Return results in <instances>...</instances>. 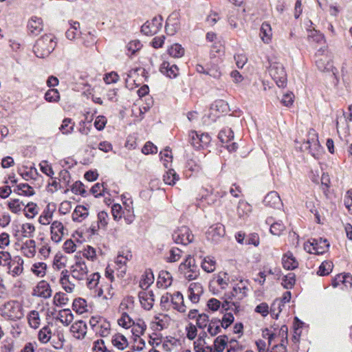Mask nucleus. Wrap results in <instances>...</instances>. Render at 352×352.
Segmentation results:
<instances>
[{"instance_id": "nucleus-35", "label": "nucleus", "mask_w": 352, "mask_h": 352, "mask_svg": "<svg viewBox=\"0 0 352 352\" xmlns=\"http://www.w3.org/2000/svg\"><path fill=\"white\" fill-rule=\"evenodd\" d=\"M38 252L45 258H48L52 252L51 240L45 236H42L38 239Z\"/></svg>"}, {"instance_id": "nucleus-33", "label": "nucleus", "mask_w": 352, "mask_h": 352, "mask_svg": "<svg viewBox=\"0 0 352 352\" xmlns=\"http://www.w3.org/2000/svg\"><path fill=\"white\" fill-rule=\"evenodd\" d=\"M135 311V298L133 296H128L124 297L119 306V311L121 314H131Z\"/></svg>"}, {"instance_id": "nucleus-5", "label": "nucleus", "mask_w": 352, "mask_h": 352, "mask_svg": "<svg viewBox=\"0 0 352 352\" xmlns=\"http://www.w3.org/2000/svg\"><path fill=\"white\" fill-rule=\"evenodd\" d=\"M69 272L72 279L82 283L87 278L89 270L85 261L81 256H76L75 261L70 266Z\"/></svg>"}, {"instance_id": "nucleus-11", "label": "nucleus", "mask_w": 352, "mask_h": 352, "mask_svg": "<svg viewBox=\"0 0 352 352\" xmlns=\"http://www.w3.org/2000/svg\"><path fill=\"white\" fill-rule=\"evenodd\" d=\"M270 74L276 84L279 87H285L287 85V77L283 65L275 63L270 67Z\"/></svg>"}, {"instance_id": "nucleus-52", "label": "nucleus", "mask_w": 352, "mask_h": 352, "mask_svg": "<svg viewBox=\"0 0 352 352\" xmlns=\"http://www.w3.org/2000/svg\"><path fill=\"white\" fill-rule=\"evenodd\" d=\"M237 213L240 217H247L252 210V206L245 200H240L237 206Z\"/></svg>"}, {"instance_id": "nucleus-48", "label": "nucleus", "mask_w": 352, "mask_h": 352, "mask_svg": "<svg viewBox=\"0 0 352 352\" xmlns=\"http://www.w3.org/2000/svg\"><path fill=\"white\" fill-rule=\"evenodd\" d=\"M69 25L70 27L67 30L65 36L68 39L72 41L80 33V23L78 21H71Z\"/></svg>"}, {"instance_id": "nucleus-39", "label": "nucleus", "mask_w": 352, "mask_h": 352, "mask_svg": "<svg viewBox=\"0 0 352 352\" xmlns=\"http://www.w3.org/2000/svg\"><path fill=\"white\" fill-rule=\"evenodd\" d=\"M47 263L41 261L34 263L30 268V272L38 278H43L47 274Z\"/></svg>"}, {"instance_id": "nucleus-45", "label": "nucleus", "mask_w": 352, "mask_h": 352, "mask_svg": "<svg viewBox=\"0 0 352 352\" xmlns=\"http://www.w3.org/2000/svg\"><path fill=\"white\" fill-rule=\"evenodd\" d=\"M228 338L226 335L217 337L213 343V352H222L228 345Z\"/></svg>"}, {"instance_id": "nucleus-32", "label": "nucleus", "mask_w": 352, "mask_h": 352, "mask_svg": "<svg viewBox=\"0 0 352 352\" xmlns=\"http://www.w3.org/2000/svg\"><path fill=\"white\" fill-rule=\"evenodd\" d=\"M263 202L265 206L274 208H278L282 204L280 197L276 191L268 192L264 197Z\"/></svg>"}, {"instance_id": "nucleus-55", "label": "nucleus", "mask_w": 352, "mask_h": 352, "mask_svg": "<svg viewBox=\"0 0 352 352\" xmlns=\"http://www.w3.org/2000/svg\"><path fill=\"white\" fill-rule=\"evenodd\" d=\"M163 179L166 184L173 186L179 179V176L174 169L168 168L163 176Z\"/></svg>"}, {"instance_id": "nucleus-15", "label": "nucleus", "mask_w": 352, "mask_h": 352, "mask_svg": "<svg viewBox=\"0 0 352 352\" xmlns=\"http://www.w3.org/2000/svg\"><path fill=\"white\" fill-rule=\"evenodd\" d=\"M23 259L20 256H15L6 267L7 273L13 278L18 277L23 273Z\"/></svg>"}, {"instance_id": "nucleus-51", "label": "nucleus", "mask_w": 352, "mask_h": 352, "mask_svg": "<svg viewBox=\"0 0 352 352\" xmlns=\"http://www.w3.org/2000/svg\"><path fill=\"white\" fill-rule=\"evenodd\" d=\"M166 326L167 320L166 316H164L162 318L159 316H155L150 324L151 329L155 331H160L166 328Z\"/></svg>"}, {"instance_id": "nucleus-21", "label": "nucleus", "mask_w": 352, "mask_h": 352, "mask_svg": "<svg viewBox=\"0 0 352 352\" xmlns=\"http://www.w3.org/2000/svg\"><path fill=\"white\" fill-rule=\"evenodd\" d=\"M71 274L68 270H63L60 272L59 278V284L62 289L68 294H72L75 291L76 285L73 283L71 278Z\"/></svg>"}, {"instance_id": "nucleus-41", "label": "nucleus", "mask_w": 352, "mask_h": 352, "mask_svg": "<svg viewBox=\"0 0 352 352\" xmlns=\"http://www.w3.org/2000/svg\"><path fill=\"white\" fill-rule=\"evenodd\" d=\"M52 336L51 327L47 324L42 327L38 333V340L41 344L48 343Z\"/></svg>"}, {"instance_id": "nucleus-9", "label": "nucleus", "mask_w": 352, "mask_h": 352, "mask_svg": "<svg viewBox=\"0 0 352 352\" xmlns=\"http://www.w3.org/2000/svg\"><path fill=\"white\" fill-rule=\"evenodd\" d=\"M133 258V254L129 250H122L115 258V268L118 277L122 278L127 271V263Z\"/></svg>"}, {"instance_id": "nucleus-42", "label": "nucleus", "mask_w": 352, "mask_h": 352, "mask_svg": "<svg viewBox=\"0 0 352 352\" xmlns=\"http://www.w3.org/2000/svg\"><path fill=\"white\" fill-rule=\"evenodd\" d=\"M97 252V250L89 245L84 246L82 250L80 252L83 259L87 258L88 261L91 262H95L98 259Z\"/></svg>"}, {"instance_id": "nucleus-46", "label": "nucleus", "mask_w": 352, "mask_h": 352, "mask_svg": "<svg viewBox=\"0 0 352 352\" xmlns=\"http://www.w3.org/2000/svg\"><path fill=\"white\" fill-rule=\"evenodd\" d=\"M27 320L29 326L34 329H38L41 325V318L38 311L36 310L30 311L28 316Z\"/></svg>"}, {"instance_id": "nucleus-22", "label": "nucleus", "mask_w": 352, "mask_h": 352, "mask_svg": "<svg viewBox=\"0 0 352 352\" xmlns=\"http://www.w3.org/2000/svg\"><path fill=\"white\" fill-rule=\"evenodd\" d=\"M170 307L174 310L185 314L188 307L185 304L183 294L180 292H175L172 294Z\"/></svg>"}, {"instance_id": "nucleus-61", "label": "nucleus", "mask_w": 352, "mask_h": 352, "mask_svg": "<svg viewBox=\"0 0 352 352\" xmlns=\"http://www.w3.org/2000/svg\"><path fill=\"white\" fill-rule=\"evenodd\" d=\"M8 209L14 214H19L23 210L24 204L20 201L19 199H11L8 202Z\"/></svg>"}, {"instance_id": "nucleus-58", "label": "nucleus", "mask_w": 352, "mask_h": 352, "mask_svg": "<svg viewBox=\"0 0 352 352\" xmlns=\"http://www.w3.org/2000/svg\"><path fill=\"white\" fill-rule=\"evenodd\" d=\"M67 258L61 254H56L53 259L52 267L59 271L66 267Z\"/></svg>"}, {"instance_id": "nucleus-29", "label": "nucleus", "mask_w": 352, "mask_h": 352, "mask_svg": "<svg viewBox=\"0 0 352 352\" xmlns=\"http://www.w3.org/2000/svg\"><path fill=\"white\" fill-rule=\"evenodd\" d=\"M229 111V106L227 102L223 100H217L210 107V114L219 118Z\"/></svg>"}, {"instance_id": "nucleus-4", "label": "nucleus", "mask_w": 352, "mask_h": 352, "mask_svg": "<svg viewBox=\"0 0 352 352\" xmlns=\"http://www.w3.org/2000/svg\"><path fill=\"white\" fill-rule=\"evenodd\" d=\"M1 316L10 320L16 321L21 319L23 316V308L21 303L17 300H9L1 307Z\"/></svg>"}, {"instance_id": "nucleus-36", "label": "nucleus", "mask_w": 352, "mask_h": 352, "mask_svg": "<svg viewBox=\"0 0 352 352\" xmlns=\"http://www.w3.org/2000/svg\"><path fill=\"white\" fill-rule=\"evenodd\" d=\"M173 277L170 272L167 271H161L159 274L157 285L160 288L166 289L171 285Z\"/></svg>"}, {"instance_id": "nucleus-25", "label": "nucleus", "mask_w": 352, "mask_h": 352, "mask_svg": "<svg viewBox=\"0 0 352 352\" xmlns=\"http://www.w3.org/2000/svg\"><path fill=\"white\" fill-rule=\"evenodd\" d=\"M70 331L76 339L82 340L85 338L87 331L86 322L82 320L76 321L72 324Z\"/></svg>"}, {"instance_id": "nucleus-6", "label": "nucleus", "mask_w": 352, "mask_h": 352, "mask_svg": "<svg viewBox=\"0 0 352 352\" xmlns=\"http://www.w3.org/2000/svg\"><path fill=\"white\" fill-rule=\"evenodd\" d=\"M179 270L188 280H195L199 275V269L195 259L190 254L179 265Z\"/></svg>"}, {"instance_id": "nucleus-64", "label": "nucleus", "mask_w": 352, "mask_h": 352, "mask_svg": "<svg viewBox=\"0 0 352 352\" xmlns=\"http://www.w3.org/2000/svg\"><path fill=\"white\" fill-rule=\"evenodd\" d=\"M91 352H113L109 350L104 341L102 339H98L93 342V346L91 350Z\"/></svg>"}, {"instance_id": "nucleus-16", "label": "nucleus", "mask_w": 352, "mask_h": 352, "mask_svg": "<svg viewBox=\"0 0 352 352\" xmlns=\"http://www.w3.org/2000/svg\"><path fill=\"white\" fill-rule=\"evenodd\" d=\"M218 138L223 144H227L226 146L230 152L235 151L237 149L236 143H230L234 138V132L230 128L221 129L219 133Z\"/></svg>"}, {"instance_id": "nucleus-38", "label": "nucleus", "mask_w": 352, "mask_h": 352, "mask_svg": "<svg viewBox=\"0 0 352 352\" xmlns=\"http://www.w3.org/2000/svg\"><path fill=\"white\" fill-rule=\"evenodd\" d=\"M154 282V275L151 269H147L142 274L140 280V287L143 290H147L149 286Z\"/></svg>"}, {"instance_id": "nucleus-50", "label": "nucleus", "mask_w": 352, "mask_h": 352, "mask_svg": "<svg viewBox=\"0 0 352 352\" xmlns=\"http://www.w3.org/2000/svg\"><path fill=\"white\" fill-rule=\"evenodd\" d=\"M14 192L19 195L30 197L33 195L35 192L34 188L28 184L21 183L16 186Z\"/></svg>"}, {"instance_id": "nucleus-3", "label": "nucleus", "mask_w": 352, "mask_h": 352, "mask_svg": "<svg viewBox=\"0 0 352 352\" xmlns=\"http://www.w3.org/2000/svg\"><path fill=\"white\" fill-rule=\"evenodd\" d=\"M56 45L55 36L52 34H45L36 41L33 52L38 58H43L53 52Z\"/></svg>"}, {"instance_id": "nucleus-43", "label": "nucleus", "mask_w": 352, "mask_h": 352, "mask_svg": "<svg viewBox=\"0 0 352 352\" xmlns=\"http://www.w3.org/2000/svg\"><path fill=\"white\" fill-rule=\"evenodd\" d=\"M132 328L131 332L135 338H140L146 330V324L145 322L142 319L134 321V324L131 327Z\"/></svg>"}, {"instance_id": "nucleus-27", "label": "nucleus", "mask_w": 352, "mask_h": 352, "mask_svg": "<svg viewBox=\"0 0 352 352\" xmlns=\"http://www.w3.org/2000/svg\"><path fill=\"white\" fill-rule=\"evenodd\" d=\"M20 251L22 255L28 258H32L36 254V245L35 240L30 239L23 242Z\"/></svg>"}, {"instance_id": "nucleus-59", "label": "nucleus", "mask_w": 352, "mask_h": 352, "mask_svg": "<svg viewBox=\"0 0 352 352\" xmlns=\"http://www.w3.org/2000/svg\"><path fill=\"white\" fill-rule=\"evenodd\" d=\"M160 156L164 167L168 168L173 161L172 152L169 147H166L163 151H160Z\"/></svg>"}, {"instance_id": "nucleus-2", "label": "nucleus", "mask_w": 352, "mask_h": 352, "mask_svg": "<svg viewBox=\"0 0 352 352\" xmlns=\"http://www.w3.org/2000/svg\"><path fill=\"white\" fill-rule=\"evenodd\" d=\"M287 336L288 328L286 325H282L280 327L271 326L262 330V336L267 340L269 346L272 343H274V344H284L285 346H287L288 343Z\"/></svg>"}, {"instance_id": "nucleus-13", "label": "nucleus", "mask_w": 352, "mask_h": 352, "mask_svg": "<svg viewBox=\"0 0 352 352\" xmlns=\"http://www.w3.org/2000/svg\"><path fill=\"white\" fill-rule=\"evenodd\" d=\"M162 21L163 19L161 16H154L142 25L141 32L146 36L155 35L161 30Z\"/></svg>"}, {"instance_id": "nucleus-47", "label": "nucleus", "mask_w": 352, "mask_h": 352, "mask_svg": "<svg viewBox=\"0 0 352 352\" xmlns=\"http://www.w3.org/2000/svg\"><path fill=\"white\" fill-rule=\"evenodd\" d=\"M217 265L216 260L211 256H206L201 261V267L207 273H212L215 271Z\"/></svg>"}, {"instance_id": "nucleus-7", "label": "nucleus", "mask_w": 352, "mask_h": 352, "mask_svg": "<svg viewBox=\"0 0 352 352\" xmlns=\"http://www.w3.org/2000/svg\"><path fill=\"white\" fill-rule=\"evenodd\" d=\"M89 325L93 331L101 337H107L111 331V324L101 316H94L89 319Z\"/></svg>"}, {"instance_id": "nucleus-10", "label": "nucleus", "mask_w": 352, "mask_h": 352, "mask_svg": "<svg viewBox=\"0 0 352 352\" xmlns=\"http://www.w3.org/2000/svg\"><path fill=\"white\" fill-rule=\"evenodd\" d=\"M67 233V227L59 220H54L50 226V240L55 244L60 243Z\"/></svg>"}, {"instance_id": "nucleus-26", "label": "nucleus", "mask_w": 352, "mask_h": 352, "mask_svg": "<svg viewBox=\"0 0 352 352\" xmlns=\"http://www.w3.org/2000/svg\"><path fill=\"white\" fill-rule=\"evenodd\" d=\"M139 299L142 307L145 310H151L154 305L155 298L153 292L151 290H142L139 292Z\"/></svg>"}, {"instance_id": "nucleus-12", "label": "nucleus", "mask_w": 352, "mask_h": 352, "mask_svg": "<svg viewBox=\"0 0 352 352\" xmlns=\"http://www.w3.org/2000/svg\"><path fill=\"white\" fill-rule=\"evenodd\" d=\"M188 136L190 144L197 149L204 148L208 146L211 141V138L207 133H199L195 131H191Z\"/></svg>"}, {"instance_id": "nucleus-30", "label": "nucleus", "mask_w": 352, "mask_h": 352, "mask_svg": "<svg viewBox=\"0 0 352 352\" xmlns=\"http://www.w3.org/2000/svg\"><path fill=\"white\" fill-rule=\"evenodd\" d=\"M283 267L287 270H294L298 267V261L293 253L288 251L283 254L281 258Z\"/></svg>"}, {"instance_id": "nucleus-37", "label": "nucleus", "mask_w": 352, "mask_h": 352, "mask_svg": "<svg viewBox=\"0 0 352 352\" xmlns=\"http://www.w3.org/2000/svg\"><path fill=\"white\" fill-rule=\"evenodd\" d=\"M111 344L118 350H124L127 348L129 342L127 338L122 333L114 334L111 338Z\"/></svg>"}, {"instance_id": "nucleus-34", "label": "nucleus", "mask_w": 352, "mask_h": 352, "mask_svg": "<svg viewBox=\"0 0 352 352\" xmlns=\"http://www.w3.org/2000/svg\"><path fill=\"white\" fill-rule=\"evenodd\" d=\"M307 41L313 47H316V45L326 44V39L324 34L316 30H310L309 32Z\"/></svg>"}, {"instance_id": "nucleus-49", "label": "nucleus", "mask_w": 352, "mask_h": 352, "mask_svg": "<svg viewBox=\"0 0 352 352\" xmlns=\"http://www.w3.org/2000/svg\"><path fill=\"white\" fill-rule=\"evenodd\" d=\"M23 211L26 218L33 219L38 213V207L34 202H28L25 206L24 205Z\"/></svg>"}, {"instance_id": "nucleus-14", "label": "nucleus", "mask_w": 352, "mask_h": 352, "mask_svg": "<svg viewBox=\"0 0 352 352\" xmlns=\"http://www.w3.org/2000/svg\"><path fill=\"white\" fill-rule=\"evenodd\" d=\"M173 239L176 243L186 245L193 241L194 235L189 228L182 226L174 232Z\"/></svg>"}, {"instance_id": "nucleus-62", "label": "nucleus", "mask_w": 352, "mask_h": 352, "mask_svg": "<svg viewBox=\"0 0 352 352\" xmlns=\"http://www.w3.org/2000/svg\"><path fill=\"white\" fill-rule=\"evenodd\" d=\"M69 302V298L66 294L62 292H56L53 298V302L56 307H63Z\"/></svg>"}, {"instance_id": "nucleus-17", "label": "nucleus", "mask_w": 352, "mask_h": 352, "mask_svg": "<svg viewBox=\"0 0 352 352\" xmlns=\"http://www.w3.org/2000/svg\"><path fill=\"white\" fill-rule=\"evenodd\" d=\"M43 28L44 24L42 18L36 16H32L27 23L28 34L32 36H38L43 30Z\"/></svg>"}, {"instance_id": "nucleus-18", "label": "nucleus", "mask_w": 352, "mask_h": 352, "mask_svg": "<svg viewBox=\"0 0 352 352\" xmlns=\"http://www.w3.org/2000/svg\"><path fill=\"white\" fill-rule=\"evenodd\" d=\"M100 277V273L94 272L89 275L88 274L87 278L85 280L87 288L90 290H94V295L98 297H101L103 295L102 289L98 287Z\"/></svg>"}, {"instance_id": "nucleus-57", "label": "nucleus", "mask_w": 352, "mask_h": 352, "mask_svg": "<svg viewBox=\"0 0 352 352\" xmlns=\"http://www.w3.org/2000/svg\"><path fill=\"white\" fill-rule=\"evenodd\" d=\"M58 319L65 326L69 325L74 320V316L71 310L65 309L59 311Z\"/></svg>"}, {"instance_id": "nucleus-53", "label": "nucleus", "mask_w": 352, "mask_h": 352, "mask_svg": "<svg viewBox=\"0 0 352 352\" xmlns=\"http://www.w3.org/2000/svg\"><path fill=\"white\" fill-rule=\"evenodd\" d=\"M72 309L78 314H82L87 311V301L82 298H78L74 299L72 303Z\"/></svg>"}, {"instance_id": "nucleus-28", "label": "nucleus", "mask_w": 352, "mask_h": 352, "mask_svg": "<svg viewBox=\"0 0 352 352\" xmlns=\"http://www.w3.org/2000/svg\"><path fill=\"white\" fill-rule=\"evenodd\" d=\"M160 72L170 78H175L178 76L179 74V69L178 67L173 63L168 61L164 60L160 65Z\"/></svg>"}, {"instance_id": "nucleus-20", "label": "nucleus", "mask_w": 352, "mask_h": 352, "mask_svg": "<svg viewBox=\"0 0 352 352\" xmlns=\"http://www.w3.org/2000/svg\"><path fill=\"white\" fill-rule=\"evenodd\" d=\"M204 293V288L200 283H191L187 290V296L192 304L199 302L200 298Z\"/></svg>"}, {"instance_id": "nucleus-8", "label": "nucleus", "mask_w": 352, "mask_h": 352, "mask_svg": "<svg viewBox=\"0 0 352 352\" xmlns=\"http://www.w3.org/2000/svg\"><path fill=\"white\" fill-rule=\"evenodd\" d=\"M329 243L327 239L321 237L311 238L305 244V250L314 254H322L328 251Z\"/></svg>"}, {"instance_id": "nucleus-31", "label": "nucleus", "mask_w": 352, "mask_h": 352, "mask_svg": "<svg viewBox=\"0 0 352 352\" xmlns=\"http://www.w3.org/2000/svg\"><path fill=\"white\" fill-rule=\"evenodd\" d=\"M89 214V206L77 205L72 214L73 221L80 223L86 219Z\"/></svg>"}, {"instance_id": "nucleus-19", "label": "nucleus", "mask_w": 352, "mask_h": 352, "mask_svg": "<svg viewBox=\"0 0 352 352\" xmlns=\"http://www.w3.org/2000/svg\"><path fill=\"white\" fill-rule=\"evenodd\" d=\"M52 290L50 285L44 280L39 281L33 289L32 295L44 299L52 296Z\"/></svg>"}, {"instance_id": "nucleus-54", "label": "nucleus", "mask_w": 352, "mask_h": 352, "mask_svg": "<svg viewBox=\"0 0 352 352\" xmlns=\"http://www.w3.org/2000/svg\"><path fill=\"white\" fill-rule=\"evenodd\" d=\"M183 252L178 248H172L167 253L165 260L168 263L177 262L182 256Z\"/></svg>"}, {"instance_id": "nucleus-40", "label": "nucleus", "mask_w": 352, "mask_h": 352, "mask_svg": "<svg viewBox=\"0 0 352 352\" xmlns=\"http://www.w3.org/2000/svg\"><path fill=\"white\" fill-rule=\"evenodd\" d=\"M260 36L265 43H270L272 38V31L270 23L263 22L260 29Z\"/></svg>"}, {"instance_id": "nucleus-56", "label": "nucleus", "mask_w": 352, "mask_h": 352, "mask_svg": "<svg viewBox=\"0 0 352 352\" xmlns=\"http://www.w3.org/2000/svg\"><path fill=\"white\" fill-rule=\"evenodd\" d=\"M74 126L75 122L72 119L67 118L63 120L59 130L63 134L68 135L74 131Z\"/></svg>"}, {"instance_id": "nucleus-60", "label": "nucleus", "mask_w": 352, "mask_h": 352, "mask_svg": "<svg viewBox=\"0 0 352 352\" xmlns=\"http://www.w3.org/2000/svg\"><path fill=\"white\" fill-rule=\"evenodd\" d=\"M118 324L122 328L127 329L134 324V320L130 316V314L124 312L121 314L120 317L118 319Z\"/></svg>"}, {"instance_id": "nucleus-23", "label": "nucleus", "mask_w": 352, "mask_h": 352, "mask_svg": "<svg viewBox=\"0 0 352 352\" xmlns=\"http://www.w3.org/2000/svg\"><path fill=\"white\" fill-rule=\"evenodd\" d=\"M226 234L224 226L221 223H217L210 226L206 232L208 240L217 242Z\"/></svg>"}, {"instance_id": "nucleus-63", "label": "nucleus", "mask_w": 352, "mask_h": 352, "mask_svg": "<svg viewBox=\"0 0 352 352\" xmlns=\"http://www.w3.org/2000/svg\"><path fill=\"white\" fill-rule=\"evenodd\" d=\"M205 340L199 337L194 342V350L195 352H213L212 346H205Z\"/></svg>"}, {"instance_id": "nucleus-24", "label": "nucleus", "mask_w": 352, "mask_h": 352, "mask_svg": "<svg viewBox=\"0 0 352 352\" xmlns=\"http://www.w3.org/2000/svg\"><path fill=\"white\" fill-rule=\"evenodd\" d=\"M55 210L54 206L48 204L38 217V222L42 226H50L54 221L52 219Z\"/></svg>"}, {"instance_id": "nucleus-44", "label": "nucleus", "mask_w": 352, "mask_h": 352, "mask_svg": "<svg viewBox=\"0 0 352 352\" xmlns=\"http://www.w3.org/2000/svg\"><path fill=\"white\" fill-rule=\"evenodd\" d=\"M221 328L220 319L212 318L207 327V332L211 336H215L221 332Z\"/></svg>"}, {"instance_id": "nucleus-1", "label": "nucleus", "mask_w": 352, "mask_h": 352, "mask_svg": "<svg viewBox=\"0 0 352 352\" xmlns=\"http://www.w3.org/2000/svg\"><path fill=\"white\" fill-rule=\"evenodd\" d=\"M249 282L246 279L237 280L233 284L232 290L224 294L225 300L222 302V308L225 310L232 309L234 306L236 309L238 302H231L232 300H241L248 295Z\"/></svg>"}]
</instances>
